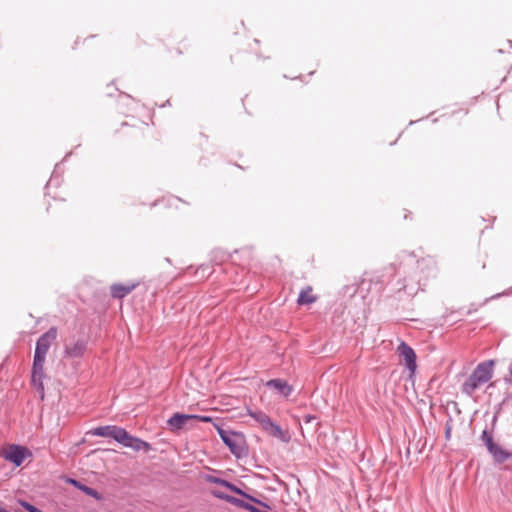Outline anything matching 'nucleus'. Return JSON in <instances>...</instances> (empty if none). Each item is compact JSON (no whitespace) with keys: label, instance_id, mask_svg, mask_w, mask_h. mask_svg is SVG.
<instances>
[{"label":"nucleus","instance_id":"26","mask_svg":"<svg viewBox=\"0 0 512 512\" xmlns=\"http://www.w3.org/2000/svg\"><path fill=\"white\" fill-rule=\"evenodd\" d=\"M193 419L201 421V422H211L212 418L210 416H202V415H196V417H193Z\"/></svg>","mask_w":512,"mask_h":512},{"label":"nucleus","instance_id":"22","mask_svg":"<svg viewBox=\"0 0 512 512\" xmlns=\"http://www.w3.org/2000/svg\"><path fill=\"white\" fill-rule=\"evenodd\" d=\"M18 503L28 512H43L42 510H40L39 508L25 500H18Z\"/></svg>","mask_w":512,"mask_h":512},{"label":"nucleus","instance_id":"29","mask_svg":"<svg viewBox=\"0 0 512 512\" xmlns=\"http://www.w3.org/2000/svg\"><path fill=\"white\" fill-rule=\"evenodd\" d=\"M0 512H10V511L6 510V509H5V508H3V507H0Z\"/></svg>","mask_w":512,"mask_h":512},{"label":"nucleus","instance_id":"30","mask_svg":"<svg viewBox=\"0 0 512 512\" xmlns=\"http://www.w3.org/2000/svg\"><path fill=\"white\" fill-rule=\"evenodd\" d=\"M510 376L512 377V366L509 368Z\"/></svg>","mask_w":512,"mask_h":512},{"label":"nucleus","instance_id":"23","mask_svg":"<svg viewBox=\"0 0 512 512\" xmlns=\"http://www.w3.org/2000/svg\"><path fill=\"white\" fill-rule=\"evenodd\" d=\"M45 360H46V354H42V353H39V352H34L33 364H35V365H43L44 366Z\"/></svg>","mask_w":512,"mask_h":512},{"label":"nucleus","instance_id":"1","mask_svg":"<svg viewBox=\"0 0 512 512\" xmlns=\"http://www.w3.org/2000/svg\"><path fill=\"white\" fill-rule=\"evenodd\" d=\"M494 360L479 363L462 385V392L472 396L477 388L490 381L493 376Z\"/></svg>","mask_w":512,"mask_h":512},{"label":"nucleus","instance_id":"2","mask_svg":"<svg viewBox=\"0 0 512 512\" xmlns=\"http://www.w3.org/2000/svg\"><path fill=\"white\" fill-rule=\"evenodd\" d=\"M404 265L418 275L425 285L430 279L435 278L438 272L436 260L432 256L415 260L414 253H410Z\"/></svg>","mask_w":512,"mask_h":512},{"label":"nucleus","instance_id":"15","mask_svg":"<svg viewBox=\"0 0 512 512\" xmlns=\"http://www.w3.org/2000/svg\"><path fill=\"white\" fill-rule=\"evenodd\" d=\"M267 388L275 389L281 396L288 398L294 391L293 386L281 378L271 379L266 382Z\"/></svg>","mask_w":512,"mask_h":512},{"label":"nucleus","instance_id":"3","mask_svg":"<svg viewBox=\"0 0 512 512\" xmlns=\"http://www.w3.org/2000/svg\"><path fill=\"white\" fill-rule=\"evenodd\" d=\"M498 421V414H494L491 420V429L489 430L487 427L482 431L480 436V440L482 444L486 447L489 454L493 457L495 462L501 464L508 459L512 458V452L504 450L494 441V430Z\"/></svg>","mask_w":512,"mask_h":512},{"label":"nucleus","instance_id":"12","mask_svg":"<svg viewBox=\"0 0 512 512\" xmlns=\"http://www.w3.org/2000/svg\"><path fill=\"white\" fill-rule=\"evenodd\" d=\"M88 347V341L80 338L64 346V356L68 358H82Z\"/></svg>","mask_w":512,"mask_h":512},{"label":"nucleus","instance_id":"10","mask_svg":"<svg viewBox=\"0 0 512 512\" xmlns=\"http://www.w3.org/2000/svg\"><path fill=\"white\" fill-rule=\"evenodd\" d=\"M124 428L116 425H105L91 429L88 434L99 437H109L120 443Z\"/></svg>","mask_w":512,"mask_h":512},{"label":"nucleus","instance_id":"11","mask_svg":"<svg viewBox=\"0 0 512 512\" xmlns=\"http://www.w3.org/2000/svg\"><path fill=\"white\" fill-rule=\"evenodd\" d=\"M119 444H122L124 447L131 448L134 451L144 450L147 452L152 449V446L150 443H148L136 436L129 434L126 431V429H124V431H123V435H122V438H121V441Z\"/></svg>","mask_w":512,"mask_h":512},{"label":"nucleus","instance_id":"14","mask_svg":"<svg viewBox=\"0 0 512 512\" xmlns=\"http://www.w3.org/2000/svg\"><path fill=\"white\" fill-rule=\"evenodd\" d=\"M193 417H196V415L175 413L167 420L168 429L173 433H177L184 428L188 421L193 420Z\"/></svg>","mask_w":512,"mask_h":512},{"label":"nucleus","instance_id":"24","mask_svg":"<svg viewBox=\"0 0 512 512\" xmlns=\"http://www.w3.org/2000/svg\"><path fill=\"white\" fill-rule=\"evenodd\" d=\"M226 489L230 490L231 492L237 494V495H242L243 494V490L241 488H239L238 486H236L235 484H233L232 482H227L226 484Z\"/></svg>","mask_w":512,"mask_h":512},{"label":"nucleus","instance_id":"20","mask_svg":"<svg viewBox=\"0 0 512 512\" xmlns=\"http://www.w3.org/2000/svg\"><path fill=\"white\" fill-rule=\"evenodd\" d=\"M241 496H242L243 498L247 499L248 501H250V502H252V503H255V504H258V505H260V506H262V507H264V508H267V509H270V508H271L267 503H265V502L261 501L260 499H258V498H256V497H254V496H252V495H250V494H248V493H247V492H245V491L243 492V494H242Z\"/></svg>","mask_w":512,"mask_h":512},{"label":"nucleus","instance_id":"16","mask_svg":"<svg viewBox=\"0 0 512 512\" xmlns=\"http://www.w3.org/2000/svg\"><path fill=\"white\" fill-rule=\"evenodd\" d=\"M137 286H138V283H128V284L115 283V284L111 285V287H110V294L113 298L123 299L130 292H132Z\"/></svg>","mask_w":512,"mask_h":512},{"label":"nucleus","instance_id":"19","mask_svg":"<svg viewBox=\"0 0 512 512\" xmlns=\"http://www.w3.org/2000/svg\"><path fill=\"white\" fill-rule=\"evenodd\" d=\"M230 258L231 254L222 249H214L211 253V262L214 265H221L228 261Z\"/></svg>","mask_w":512,"mask_h":512},{"label":"nucleus","instance_id":"13","mask_svg":"<svg viewBox=\"0 0 512 512\" xmlns=\"http://www.w3.org/2000/svg\"><path fill=\"white\" fill-rule=\"evenodd\" d=\"M45 378L44 366L32 364L31 385L39 393L40 398L44 399L45 391L43 380Z\"/></svg>","mask_w":512,"mask_h":512},{"label":"nucleus","instance_id":"5","mask_svg":"<svg viewBox=\"0 0 512 512\" xmlns=\"http://www.w3.org/2000/svg\"><path fill=\"white\" fill-rule=\"evenodd\" d=\"M248 415L259 423L262 429L270 436L275 437L282 442H289L291 437L288 431H285L277 424L270 416L263 411H251L249 410Z\"/></svg>","mask_w":512,"mask_h":512},{"label":"nucleus","instance_id":"21","mask_svg":"<svg viewBox=\"0 0 512 512\" xmlns=\"http://www.w3.org/2000/svg\"><path fill=\"white\" fill-rule=\"evenodd\" d=\"M206 480L209 483L217 484V485H220L222 487H226V484L228 482L227 480H225L223 478L216 477V476H211V475H207L206 476Z\"/></svg>","mask_w":512,"mask_h":512},{"label":"nucleus","instance_id":"28","mask_svg":"<svg viewBox=\"0 0 512 512\" xmlns=\"http://www.w3.org/2000/svg\"><path fill=\"white\" fill-rule=\"evenodd\" d=\"M131 132V134L137 137L142 135V130L140 128H131Z\"/></svg>","mask_w":512,"mask_h":512},{"label":"nucleus","instance_id":"8","mask_svg":"<svg viewBox=\"0 0 512 512\" xmlns=\"http://www.w3.org/2000/svg\"><path fill=\"white\" fill-rule=\"evenodd\" d=\"M399 356L404 360L406 368L411 374H414L417 369L416 364V353L414 349L408 345L405 341H401L397 347Z\"/></svg>","mask_w":512,"mask_h":512},{"label":"nucleus","instance_id":"7","mask_svg":"<svg viewBox=\"0 0 512 512\" xmlns=\"http://www.w3.org/2000/svg\"><path fill=\"white\" fill-rule=\"evenodd\" d=\"M2 456L5 460L11 462L16 467H19L23 464L26 458L32 456V453L27 447L18 444H11Z\"/></svg>","mask_w":512,"mask_h":512},{"label":"nucleus","instance_id":"27","mask_svg":"<svg viewBox=\"0 0 512 512\" xmlns=\"http://www.w3.org/2000/svg\"><path fill=\"white\" fill-rule=\"evenodd\" d=\"M315 419H316V416H315V415H310V414H307V415H305V416L303 417V421H304L305 423H310V422H312V421H313V420H315Z\"/></svg>","mask_w":512,"mask_h":512},{"label":"nucleus","instance_id":"17","mask_svg":"<svg viewBox=\"0 0 512 512\" xmlns=\"http://www.w3.org/2000/svg\"><path fill=\"white\" fill-rule=\"evenodd\" d=\"M68 482L71 483L76 488H78L79 490H81L82 492H84L86 495H88L96 500L102 499V495L94 488L89 487V486L81 483L80 481L71 479V478L68 480Z\"/></svg>","mask_w":512,"mask_h":512},{"label":"nucleus","instance_id":"18","mask_svg":"<svg viewBox=\"0 0 512 512\" xmlns=\"http://www.w3.org/2000/svg\"><path fill=\"white\" fill-rule=\"evenodd\" d=\"M316 300H317V297L312 294V287L306 286L305 288H303L300 291V293L298 295L297 303L299 305H306V304H312V303L316 302Z\"/></svg>","mask_w":512,"mask_h":512},{"label":"nucleus","instance_id":"4","mask_svg":"<svg viewBox=\"0 0 512 512\" xmlns=\"http://www.w3.org/2000/svg\"><path fill=\"white\" fill-rule=\"evenodd\" d=\"M216 429L223 443L236 458L239 459L248 455V445L242 432L224 429L219 426Z\"/></svg>","mask_w":512,"mask_h":512},{"label":"nucleus","instance_id":"6","mask_svg":"<svg viewBox=\"0 0 512 512\" xmlns=\"http://www.w3.org/2000/svg\"><path fill=\"white\" fill-rule=\"evenodd\" d=\"M425 283L408 268L404 276L401 286L397 289L398 292H404L408 296H415L420 290H424Z\"/></svg>","mask_w":512,"mask_h":512},{"label":"nucleus","instance_id":"25","mask_svg":"<svg viewBox=\"0 0 512 512\" xmlns=\"http://www.w3.org/2000/svg\"><path fill=\"white\" fill-rule=\"evenodd\" d=\"M452 433V420L449 419L445 423V439L449 440L451 438Z\"/></svg>","mask_w":512,"mask_h":512},{"label":"nucleus","instance_id":"9","mask_svg":"<svg viewBox=\"0 0 512 512\" xmlns=\"http://www.w3.org/2000/svg\"><path fill=\"white\" fill-rule=\"evenodd\" d=\"M58 329L56 326H51L45 333H43L36 341L35 352L42 354L48 353L51 344L57 339Z\"/></svg>","mask_w":512,"mask_h":512}]
</instances>
